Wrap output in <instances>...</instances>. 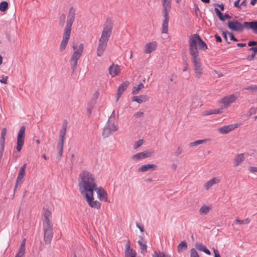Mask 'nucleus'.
<instances>
[{
	"label": "nucleus",
	"mask_w": 257,
	"mask_h": 257,
	"mask_svg": "<svg viewBox=\"0 0 257 257\" xmlns=\"http://www.w3.org/2000/svg\"><path fill=\"white\" fill-rule=\"evenodd\" d=\"M214 37L217 42H221L222 39L219 36H218L217 34H215Z\"/></svg>",
	"instance_id": "60"
},
{
	"label": "nucleus",
	"mask_w": 257,
	"mask_h": 257,
	"mask_svg": "<svg viewBox=\"0 0 257 257\" xmlns=\"http://www.w3.org/2000/svg\"><path fill=\"white\" fill-rule=\"evenodd\" d=\"M214 11L216 13L217 16L218 17L220 20L221 21H224V17H223V14L219 11V10L218 8H215L214 9Z\"/></svg>",
	"instance_id": "37"
},
{
	"label": "nucleus",
	"mask_w": 257,
	"mask_h": 257,
	"mask_svg": "<svg viewBox=\"0 0 257 257\" xmlns=\"http://www.w3.org/2000/svg\"><path fill=\"white\" fill-rule=\"evenodd\" d=\"M115 122L116 120L114 116H110L102 132V136L103 138H107L113 133L117 130V126L115 124Z\"/></svg>",
	"instance_id": "6"
},
{
	"label": "nucleus",
	"mask_w": 257,
	"mask_h": 257,
	"mask_svg": "<svg viewBox=\"0 0 257 257\" xmlns=\"http://www.w3.org/2000/svg\"><path fill=\"white\" fill-rule=\"evenodd\" d=\"M195 247L199 250L203 251L206 246L201 243L197 242L195 244Z\"/></svg>",
	"instance_id": "42"
},
{
	"label": "nucleus",
	"mask_w": 257,
	"mask_h": 257,
	"mask_svg": "<svg viewBox=\"0 0 257 257\" xmlns=\"http://www.w3.org/2000/svg\"><path fill=\"white\" fill-rule=\"evenodd\" d=\"M25 130L26 127L24 125L21 126L20 130L18 132L17 139V147L16 149L18 152H20L24 144V139L25 136Z\"/></svg>",
	"instance_id": "9"
},
{
	"label": "nucleus",
	"mask_w": 257,
	"mask_h": 257,
	"mask_svg": "<svg viewBox=\"0 0 257 257\" xmlns=\"http://www.w3.org/2000/svg\"><path fill=\"white\" fill-rule=\"evenodd\" d=\"M8 79V76L3 75V76L2 77V79H0V82L3 83H4V84H7Z\"/></svg>",
	"instance_id": "51"
},
{
	"label": "nucleus",
	"mask_w": 257,
	"mask_h": 257,
	"mask_svg": "<svg viewBox=\"0 0 257 257\" xmlns=\"http://www.w3.org/2000/svg\"><path fill=\"white\" fill-rule=\"evenodd\" d=\"M96 186V179L92 174L86 170L80 173L78 186L82 195L93 192Z\"/></svg>",
	"instance_id": "2"
},
{
	"label": "nucleus",
	"mask_w": 257,
	"mask_h": 257,
	"mask_svg": "<svg viewBox=\"0 0 257 257\" xmlns=\"http://www.w3.org/2000/svg\"><path fill=\"white\" fill-rule=\"evenodd\" d=\"M207 141V140H199L197 141H195L194 142H191L189 144V146L190 147H195L199 145H201L205 143Z\"/></svg>",
	"instance_id": "32"
},
{
	"label": "nucleus",
	"mask_w": 257,
	"mask_h": 257,
	"mask_svg": "<svg viewBox=\"0 0 257 257\" xmlns=\"http://www.w3.org/2000/svg\"><path fill=\"white\" fill-rule=\"evenodd\" d=\"M255 113V109L252 107L248 110V111H247V112L246 113V115L247 116H250V115H251L252 114H253Z\"/></svg>",
	"instance_id": "49"
},
{
	"label": "nucleus",
	"mask_w": 257,
	"mask_h": 257,
	"mask_svg": "<svg viewBox=\"0 0 257 257\" xmlns=\"http://www.w3.org/2000/svg\"><path fill=\"white\" fill-rule=\"evenodd\" d=\"M152 153L153 152L150 151H145L133 155L131 157V159L134 161H138L150 157L152 156Z\"/></svg>",
	"instance_id": "12"
},
{
	"label": "nucleus",
	"mask_w": 257,
	"mask_h": 257,
	"mask_svg": "<svg viewBox=\"0 0 257 257\" xmlns=\"http://www.w3.org/2000/svg\"><path fill=\"white\" fill-rule=\"evenodd\" d=\"M75 11L73 8L69 10V14L67 16L66 25L63 34V39L61 42L60 46V51H63L67 45L68 42L70 39L71 31V27L75 19Z\"/></svg>",
	"instance_id": "4"
},
{
	"label": "nucleus",
	"mask_w": 257,
	"mask_h": 257,
	"mask_svg": "<svg viewBox=\"0 0 257 257\" xmlns=\"http://www.w3.org/2000/svg\"><path fill=\"white\" fill-rule=\"evenodd\" d=\"M94 190L97 192V197L100 200H104L105 202H107V192L102 187H99L98 188L96 187Z\"/></svg>",
	"instance_id": "13"
},
{
	"label": "nucleus",
	"mask_w": 257,
	"mask_h": 257,
	"mask_svg": "<svg viewBox=\"0 0 257 257\" xmlns=\"http://www.w3.org/2000/svg\"><path fill=\"white\" fill-rule=\"evenodd\" d=\"M7 133V130L6 127H4L2 129L1 132V136L0 138V140H5V137Z\"/></svg>",
	"instance_id": "44"
},
{
	"label": "nucleus",
	"mask_w": 257,
	"mask_h": 257,
	"mask_svg": "<svg viewBox=\"0 0 257 257\" xmlns=\"http://www.w3.org/2000/svg\"><path fill=\"white\" fill-rule=\"evenodd\" d=\"M249 171L252 173L257 172V167L250 166Z\"/></svg>",
	"instance_id": "54"
},
{
	"label": "nucleus",
	"mask_w": 257,
	"mask_h": 257,
	"mask_svg": "<svg viewBox=\"0 0 257 257\" xmlns=\"http://www.w3.org/2000/svg\"><path fill=\"white\" fill-rule=\"evenodd\" d=\"M244 89L246 90H253V91H257V85H252V86H247V87L244 88Z\"/></svg>",
	"instance_id": "48"
},
{
	"label": "nucleus",
	"mask_w": 257,
	"mask_h": 257,
	"mask_svg": "<svg viewBox=\"0 0 257 257\" xmlns=\"http://www.w3.org/2000/svg\"><path fill=\"white\" fill-rule=\"evenodd\" d=\"M138 243L140 246L142 253H146L147 252L146 241L142 237H140L138 240Z\"/></svg>",
	"instance_id": "26"
},
{
	"label": "nucleus",
	"mask_w": 257,
	"mask_h": 257,
	"mask_svg": "<svg viewBox=\"0 0 257 257\" xmlns=\"http://www.w3.org/2000/svg\"><path fill=\"white\" fill-rule=\"evenodd\" d=\"M188 44L189 53L192 57L195 76L199 78L201 77L203 73L198 49L200 50H205L207 49L208 47L207 44L202 40L199 35L197 34L190 36Z\"/></svg>",
	"instance_id": "1"
},
{
	"label": "nucleus",
	"mask_w": 257,
	"mask_h": 257,
	"mask_svg": "<svg viewBox=\"0 0 257 257\" xmlns=\"http://www.w3.org/2000/svg\"><path fill=\"white\" fill-rule=\"evenodd\" d=\"M143 144V140H139L137 142H135L134 145V149H137V148L141 147Z\"/></svg>",
	"instance_id": "43"
},
{
	"label": "nucleus",
	"mask_w": 257,
	"mask_h": 257,
	"mask_svg": "<svg viewBox=\"0 0 257 257\" xmlns=\"http://www.w3.org/2000/svg\"><path fill=\"white\" fill-rule=\"evenodd\" d=\"M67 121L66 120H64L62 123V129L60 131V132H63L64 133H66V129L67 127Z\"/></svg>",
	"instance_id": "45"
},
{
	"label": "nucleus",
	"mask_w": 257,
	"mask_h": 257,
	"mask_svg": "<svg viewBox=\"0 0 257 257\" xmlns=\"http://www.w3.org/2000/svg\"><path fill=\"white\" fill-rule=\"evenodd\" d=\"M244 25V22L242 24H241L238 21L235 20L229 21L227 23V27L229 29L232 31L242 32L245 29Z\"/></svg>",
	"instance_id": "10"
},
{
	"label": "nucleus",
	"mask_w": 257,
	"mask_h": 257,
	"mask_svg": "<svg viewBox=\"0 0 257 257\" xmlns=\"http://www.w3.org/2000/svg\"><path fill=\"white\" fill-rule=\"evenodd\" d=\"M5 145V140H0V160L3 157Z\"/></svg>",
	"instance_id": "35"
},
{
	"label": "nucleus",
	"mask_w": 257,
	"mask_h": 257,
	"mask_svg": "<svg viewBox=\"0 0 257 257\" xmlns=\"http://www.w3.org/2000/svg\"><path fill=\"white\" fill-rule=\"evenodd\" d=\"M249 51H252L253 53L256 54L257 53V46L256 47H251L249 49Z\"/></svg>",
	"instance_id": "56"
},
{
	"label": "nucleus",
	"mask_w": 257,
	"mask_h": 257,
	"mask_svg": "<svg viewBox=\"0 0 257 257\" xmlns=\"http://www.w3.org/2000/svg\"><path fill=\"white\" fill-rule=\"evenodd\" d=\"M228 34L230 37V40L233 41L234 42L238 41V40L234 36L232 33L228 32Z\"/></svg>",
	"instance_id": "53"
},
{
	"label": "nucleus",
	"mask_w": 257,
	"mask_h": 257,
	"mask_svg": "<svg viewBox=\"0 0 257 257\" xmlns=\"http://www.w3.org/2000/svg\"><path fill=\"white\" fill-rule=\"evenodd\" d=\"M153 257H170V256L168 254H165L163 252H157L156 251L154 252V253L153 254Z\"/></svg>",
	"instance_id": "38"
},
{
	"label": "nucleus",
	"mask_w": 257,
	"mask_h": 257,
	"mask_svg": "<svg viewBox=\"0 0 257 257\" xmlns=\"http://www.w3.org/2000/svg\"><path fill=\"white\" fill-rule=\"evenodd\" d=\"M220 182L219 179L217 178H213L210 180L208 181L205 184L204 187L206 190H208L211 188L214 184H218Z\"/></svg>",
	"instance_id": "25"
},
{
	"label": "nucleus",
	"mask_w": 257,
	"mask_h": 257,
	"mask_svg": "<svg viewBox=\"0 0 257 257\" xmlns=\"http://www.w3.org/2000/svg\"><path fill=\"white\" fill-rule=\"evenodd\" d=\"M27 164H24L21 168L19 172V174L16 180V183L15 185V190H16V188L18 187V184L20 183H22V179L23 178L25 174V170L26 168Z\"/></svg>",
	"instance_id": "14"
},
{
	"label": "nucleus",
	"mask_w": 257,
	"mask_h": 257,
	"mask_svg": "<svg viewBox=\"0 0 257 257\" xmlns=\"http://www.w3.org/2000/svg\"><path fill=\"white\" fill-rule=\"evenodd\" d=\"M190 252V257H199L197 251L194 248H192Z\"/></svg>",
	"instance_id": "46"
},
{
	"label": "nucleus",
	"mask_w": 257,
	"mask_h": 257,
	"mask_svg": "<svg viewBox=\"0 0 257 257\" xmlns=\"http://www.w3.org/2000/svg\"><path fill=\"white\" fill-rule=\"evenodd\" d=\"M144 87V85L142 83H140L137 86H135L133 88L132 93L134 94H137L139 92V90Z\"/></svg>",
	"instance_id": "31"
},
{
	"label": "nucleus",
	"mask_w": 257,
	"mask_h": 257,
	"mask_svg": "<svg viewBox=\"0 0 257 257\" xmlns=\"http://www.w3.org/2000/svg\"><path fill=\"white\" fill-rule=\"evenodd\" d=\"M240 0H237L234 3V6L237 9H241L242 7H241L240 4H239Z\"/></svg>",
	"instance_id": "52"
},
{
	"label": "nucleus",
	"mask_w": 257,
	"mask_h": 257,
	"mask_svg": "<svg viewBox=\"0 0 257 257\" xmlns=\"http://www.w3.org/2000/svg\"><path fill=\"white\" fill-rule=\"evenodd\" d=\"M244 27L247 30H251L252 31L257 34V21L251 22H244Z\"/></svg>",
	"instance_id": "16"
},
{
	"label": "nucleus",
	"mask_w": 257,
	"mask_h": 257,
	"mask_svg": "<svg viewBox=\"0 0 257 257\" xmlns=\"http://www.w3.org/2000/svg\"><path fill=\"white\" fill-rule=\"evenodd\" d=\"M220 112V111L218 109H214L213 110H211L210 113H206L205 115H210L212 114H217Z\"/></svg>",
	"instance_id": "55"
},
{
	"label": "nucleus",
	"mask_w": 257,
	"mask_h": 257,
	"mask_svg": "<svg viewBox=\"0 0 257 257\" xmlns=\"http://www.w3.org/2000/svg\"><path fill=\"white\" fill-rule=\"evenodd\" d=\"M255 54L252 53L250 56H248L247 59L249 61L253 60L255 57Z\"/></svg>",
	"instance_id": "62"
},
{
	"label": "nucleus",
	"mask_w": 257,
	"mask_h": 257,
	"mask_svg": "<svg viewBox=\"0 0 257 257\" xmlns=\"http://www.w3.org/2000/svg\"><path fill=\"white\" fill-rule=\"evenodd\" d=\"M94 104H93V103H92L91 102L87 104V113L88 116H89L91 114L92 110L94 107Z\"/></svg>",
	"instance_id": "36"
},
{
	"label": "nucleus",
	"mask_w": 257,
	"mask_h": 257,
	"mask_svg": "<svg viewBox=\"0 0 257 257\" xmlns=\"http://www.w3.org/2000/svg\"><path fill=\"white\" fill-rule=\"evenodd\" d=\"M113 26V22L112 19L110 17L107 18L103 24L101 35L98 41L97 55L99 57L102 55L106 48L108 40L112 34Z\"/></svg>",
	"instance_id": "3"
},
{
	"label": "nucleus",
	"mask_w": 257,
	"mask_h": 257,
	"mask_svg": "<svg viewBox=\"0 0 257 257\" xmlns=\"http://www.w3.org/2000/svg\"><path fill=\"white\" fill-rule=\"evenodd\" d=\"M211 207L210 206H207L205 204L202 205L199 210V212L200 215H206L211 210Z\"/></svg>",
	"instance_id": "28"
},
{
	"label": "nucleus",
	"mask_w": 257,
	"mask_h": 257,
	"mask_svg": "<svg viewBox=\"0 0 257 257\" xmlns=\"http://www.w3.org/2000/svg\"><path fill=\"white\" fill-rule=\"evenodd\" d=\"M227 33H228V32H225V31L222 32V36L224 38V39L226 41H227Z\"/></svg>",
	"instance_id": "61"
},
{
	"label": "nucleus",
	"mask_w": 257,
	"mask_h": 257,
	"mask_svg": "<svg viewBox=\"0 0 257 257\" xmlns=\"http://www.w3.org/2000/svg\"><path fill=\"white\" fill-rule=\"evenodd\" d=\"M66 133H64L63 132H59V138L58 140V143L64 144L65 136L66 135Z\"/></svg>",
	"instance_id": "39"
},
{
	"label": "nucleus",
	"mask_w": 257,
	"mask_h": 257,
	"mask_svg": "<svg viewBox=\"0 0 257 257\" xmlns=\"http://www.w3.org/2000/svg\"><path fill=\"white\" fill-rule=\"evenodd\" d=\"M63 146L64 144L58 143L57 144V147L58 150V154L56 157V160L57 161H59L61 158L63 154Z\"/></svg>",
	"instance_id": "29"
},
{
	"label": "nucleus",
	"mask_w": 257,
	"mask_h": 257,
	"mask_svg": "<svg viewBox=\"0 0 257 257\" xmlns=\"http://www.w3.org/2000/svg\"><path fill=\"white\" fill-rule=\"evenodd\" d=\"M82 196L86 199V202L90 207L97 209L100 208L101 203L97 200H94L93 192L85 193L82 195Z\"/></svg>",
	"instance_id": "8"
},
{
	"label": "nucleus",
	"mask_w": 257,
	"mask_h": 257,
	"mask_svg": "<svg viewBox=\"0 0 257 257\" xmlns=\"http://www.w3.org/2000/svg\"><path fill=\"white\" fill-rule=\"evenodd\" d=\"M163 6V16L164 18V21H169V13L171 10V0H161Z\"/></svg>",
	"instance_id": "11"
},
{
	"label": "nucleus",
	"mask_w": 257,
	"mask_h": 257,
	"mask_svg": "<svg viewBox=\"0 0 257 257\" xmlns=\"http://www.w3.org/2000/svg\"><path fill=\"white\" fill-rule=\"evenodd\" d=\"M169 21H163L162 23V33H167L168 31Z\"/></svg>",
	"instance_id": "34"
},
{
	"label": "nucleus",
	"mask_w": 257,
	"mask_h": 257,
	"mask_svg": "<svg viewBox=\"0 0 257 257\" xmlns=\"http://www.w3.org/2000/svg\"><path fill=\"white\" fill-rule=\"evenodd\" d=\"M99 93L98 91H96L92 96L91 102L95 104L98 98Z\"/></svg>",
	"instance_id": "40"
},
{
	"label": "nucleus",
	"mask_w": 257,
	"mask_h": 257,
	"mask_svg": "<svg viewBox=\"0 0 257 257\" xmlns=\"http://www.w3.org/2000/svg\"><path fill=\"white\" fill-rule=\"evenodd\" d=\"M144 113L143 112H141V111L137 112L133 115V118H134L135 119L137 118L141 117L144 115Z\"/></svg>",
	"instance_id": "47"
},
{
	"label": "nucleus",
	"mask_w": 257,
	"mask_h": 257,
	"mask_svg": "<svg viewBox=\"0 0 257 257\" xmlns=\"http://www.w3.org/2000/svg\"><path fill=\"white\" fill-rule=\"evenodd\" d=\"M120 69L118 65L114 66L113 64L109 67V74L112 77L117 75L120 73Z\"/></svg>",
	"instance_id": "22"
},
{
	"label": "nucleus",
	"mask_w": 257,
	"mask_h": 257,
	"mask_svg": "<svg viewBox=\"0 0 257 257\" xmlns=\"http://www.w3.org/2000/svg\"><path fill=\"white\" fill-rule=\"evenodd\" d=\"M129 84H130V82L128 81H126L119 86L118 89H117V99H116L117 101H118V100L119 99L121 95L124 91V90L127 88Z\"/></svg>",
	"instance_id": "20"
},
{
	"label": "nucleus",
	"mask_w": 257,
	"mask_h": 257,
	"mask_svg": "<svg viewBox=\"0 0 257 257\" xmlns=\"http://www.w3.org/2000/svg\"><path fill=\"white\" fill-rule=\"evenodd\" d=\"M132 99L133 101H136L139 103H142L147 101H148L149 99V97L148 95L145 94L141 95L140 96H133L132 98Z\"/></svg>",
	"instance_id": "21"
},
{
	"label": "nucleus",
	"mask_w": 257,
	"mask_h": 257,
	"mask_svg": "<svg viewBox=\"0 0 257 257\" xmlns=\"http://www.w3.org/2000/svg\"><path fill=\"white\" fill-rule=\"evenodd\" d=\"M157 48V43L156 42H150L146 44L145 49V52L146 53H151Z\"/></svg>",
	"instance_id": "23"
},
{
	"label": "nucleus",
	"mask_w": 257,
	"mask_h": 257,
	"mask_svg": "<svg viewBox=\"0 0 257 257\" xmlns=\"http://www.w3.org/2000/svg\"><path fill=\"white\" fill-rule=\"evenodd\" d=\"M24 254H25L24 253L18 252L16 254L15 257H23Z\"/></svg>",
	"instance_id": "64"
},
{
	"label": "nucleus",
	"mask_w": 257,
	"mask_h": 257,
	"mask_svg": "<svg viewBox=\"0 0 257 257\" xmlns=\"http://www.w3.org/2000/svg\"><path fill=\"white\" fill-rule=\"evenodd\" d=\"M157 168V165L153 164H148L142 166L139 168L138 171L140 172H144L148 171L155 170Z\"/></svg>",
	"instance_id": "17"
},
{
	"label": "nucleus",
	"mask_w": 257,
	"mask_h": 257,
	"mask_svg": "<svg viewBox=\"0 0 257 257\" xmlns=\"http://www.w3.org/2000/svg\"><path fill=\"white\" fill-rule=\"evenodd\" d=\"M244 157L243 154H239L235 156L234 159V167L240 165L244 161Z\"/></svg>",
	"instance_id": "24"
},
{
	"label": "nucleus",
	"mask_w": 257,
	"mask_h": 257,
	"mask_svg": "<svg viewBox=\"0 0 257 257\" xmlns=\"http://www.w3.org/2000/svg\"><path fill=\"white\" fill-rule=\"evenodd\" d=\"M247 0H243L242 2L240 3L241 7H246L247 5Z\"/></svg>",
	"instance_id": "63"
},
{
	"label": "nucleus",
	"mask_w": 257,
	"mask_h": 257,
	"mask_svg": "<svg viewBox=\"0 0 257 257\" xmlns=\"http://www.w3.org/2000/svg\"><path fill=\"white\" fill-rule=\"evenodd\" d=\"M66 17L64 14H62L59 17V24L61 26H63L65 22Z\"/></svg>",
	"instance_id": "41"
},
{
	"label": "nucleus",
	"mask_w": 257,
	"mask_h": 257,
	"mask_svg": "<svg viewBox=\"0 0 257 257\" xmlns=\"http://www.w3.org/2000/svg\"><path fill=\"white\" fill-rule=\"evenodd\" d=\"M234 223L239 224H244L243 220H239L237 218H236L235 219Z\"/></svg>",
	"instance_id": "57"
},
{
	"label": "nucleus",
	"mask_w": 257,
	"mask_h": 257,
	"mask_svg": "<svg viewBox=\"0 0 257 257\" xmlns=\"http://www.w3.org/2000/svg\"><path fill=\"white\" fill-rule=\"evenodd\" d=\"M8 3L6 1H3L0 3V11L5 12L8 9Z\"/></svg>",
	"instance_id": "33"
},
{
	"label": "nucleus",
	"mask_w": 257,
	"mask_h": 257,
	"mask_svg": "<svg viewBox=\"0 0 257 257\" xmlns=\"http://www.w3.org/2000/svg\"><path fill=\"white\" fill-rule=\"evenodd\" d=\"M44 240L46 244L51 242L53 236V224H43Z\"/></svg>",
	"instance_id": "7"
},
{
	"label": "nucleus",
	"mask_w": 257,
	"mask_h": 257,
	"mask_svg": "<svg viewBox=\"0 0 257 257\" xmlns=\"http://www.w3.org/2000/svg\"><path fill=\"white\" fill-rule=\"evenodd\" d=\"M182 152V149L181 147H179L177 150L174 152V155L175 156H179Z\"/></svg>",
	"instance_id": "50"
},
{
	"label": "nucleus",
	"mask_w": 257,
	"mask_h": 257,
	"mask_svg": "<svg viewBox=\"0 0 257 257\" xmlns=\"http://www.w3.org/2000/svg\"><path fill=\"white\" fill-rule=\"evenodd\" d=\"M247 45L248 46H253L256 45H257V41H249L247 43Z\"/></svg>",
	"instance_id": "58"
},
{
	"label": "nucleus",
	"mask_w": 257,
	"mask_h": 257,
	"mask_svg": "<svg viewBox=\"0 0 257 257\" xmlns=\"http://www.w3.org/2000/svg\"><path fill=\"white\" fill-rule=\"evenodd\" d=\"M236 99V97L233 94L230 95L227 97H224L222 99V103L224 108L228 107L230 104L234 102Z\"/></svg>",
	"instance_id": "15"
},
{
	"label": "nucleus",
	"mask_w": 257,
	"mask_h": 257,
	"mask_svg": "<svg viewBox=\"0 0 257 257\" xmlns=\"http://www.w3.org/2000/svg\"><path fill=\"white\" fill-rule=\"evenodd\" d=\"M237 127V124L224 125L218 128L219 132L222 134H226Z\"/></svg>",
	"instance_id": "18"
},
{
	"label": "nucleus",
	"mask_w": 257,
	"mask_h": 257,
	"mask_svg": "<svg viewBox=\"0 0 257 257\" xmlns=\"http://www.w3.org/2000/svg\"><path fill=\"white\" fill-rule=\"evenodd\" d=\"M213 252H214V257H221L218 250L217 249H216L215 248H213Z\"/></svg>",
	"instance_id": "59"
},
{
	"label": "nucleus",
	"mask_w": 257,
	"mask_h": 257,
	"mask_svg": "<svg viewBox=\"0 0 257 257\" xmlns=\"http://www.w3.org/2000/svg\"><path fill=\"white\" fill-rule=\"evenodd\" d=\"M72 48L75 51L71 57L70 63L72 70V73H74L77 66L78 60L80 58L83 52V45L82 44H80L78 48H77L76 45H73Z\"/></svg>",
	"instance_id": "5"
},
{
	"label": "nucleus",
	"mask_w": 257,
	"mask_h": 257,
	"mask_svg": "<svg viewBox=\"0 0 257 257\" xmlns=\"http://www.w3.org/2000/svg\"><path fill=\"white\" fill-rule=\"evenodd\" d=\"M187 248V243L185 241H181L177 246V250L178 252L185 250Z\"/></svg>",
	"instance_id": "30"
},
{
	"label": "nucleus",
	"mask_w": 257,
	"mask_h": 257,
	"mask_svg": "<svg viewBox=\"0 0 257 257\" xmlns=\"http://www.w3.org/2000/svg\"><path fill=\"white\" fill-rule=\"evenodd\" d=\"M44 219L43 220V224H49V225H52L53 223L51 221V212L48 210V209H46L44 211Z\"/></svg>",
	"instance_id": "19"
},
{
	"label": "nucleus",
	"mask_w": 257,
	"mask_h": 257,
	"mask_svg": "<svg viewBox=\"0 0 257 257\" xmlns=\"http://www.w3.org/2000/svg\"><path fill=\"white\" fill-rule=\"evenodd\" d=\"M125 255L126 256H128L135 253L136 252L134 250L131 248L130 241H128L127 243L125 244Z\"/></svg>",
	"instance_id": "27"
}]
</instances>
